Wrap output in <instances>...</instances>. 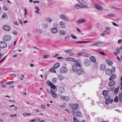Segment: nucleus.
<instances>
[{"instance_id": "nucleus-64", "label": "nucleus", "mask_w": 122, "mask_h": 122, "mask_svg": "<svg viewBox=\"0 0 122 122\" xmlns=\"http://www.w3.org/2000/svg\"><path fill=\"white\" fill-rule=\"evenodd\" d=\"M24 12L25 14H26L27 15L28 14L27 13V10L25 8L24 10Z\"/></svg>"}, {"instance_id": "nucleus-31", "label": "nucleus", "mask_w": 122, "mask_h": 122, "mask_svg": "<svg viewBox=\"0 0 122 122\" xmlns=\"http://www.w3.org/2000/svg\"><path fill=\"white\" fill-rule=\"evenodd\" d=\"M106 67V66L104 65H102L100 67V69L102 70H104L105 69Z\"/></svg>"}, {"instance_id": "nucleus-53", "label": "nucleus", "mask_w": 122, "mask_h": 122, "mask_svg": "<svg viewBox=\"0 0 122 122\" xmlns=\"http://www.w3.org/2000/svg\"><path fill=\"white\" fill-rule=\"evenodd\" d=\"M37 33H39L40 34H41L42 33V31L40 29H38L37 30Z\"/></svg>"}, {"instance_id": "nucleus-22", "label": "nucleus", "mask_w": 122, "mask_h": 122, "mask_svg": "<svg viewBox=\"0 0 122 122\" xmlns=\"http://www.w3.org/2000/svg\"><path fill=\"white\" fill-rule=\"evenodd\" d=\"M115 84V82L114 81H112L108 83V85L110 86H112L114 85Z\"/></svg>"}, {"instance_id": "nucleus-58", "label": "nucleus", "mask_w": 122, "mask_h": 122, "mask_svg": "<svg viewBox=\"0 0 122 122\" xmlns=\"http://www.w3.org/2000/svg\"><path fill=\"white\" fill-rule=\"evenodd\" d=\"M6 56H5L3 58L2 60L0 61V63L1 62L3 61L6 58Z\"/></svg>"}, {"instance_id": "nucleus-41", "label": "nucleus", "mask_w": 122, "mask_h": 122, "mask_svg": "<svg viewBox=\"0 0 122 122\" xmlns=\"http://www.w3.org/2000/svg\"><path fill=\"white\" fill-rule=\"evenodd\" d=\"M43 57L45 59H47L49 57V55H44L43 56Z\"/></svg>"}, {"instance_id": "nucleus-20", "label": "nucleus", "mask_w": 122, "mask_h": 122, "mask_svg": "<svg viewBox=\"0 0 122 122\" xmlns=\"http://www.w3.org/2000/svg\"><path fill=\"white\" fill-rule=\"evenodd\" d=\"M51 31L52 33H56L58 31V30L57 28H52L51 29Z\"/></svg>"}, {"instance_id": "nucleus-48", "label": "nucleus", "mask_w": 122, "mask_h": 122, "mask_svg": "<svg viewBox=\"0 0 122 122\" xmlns=\"http://www.w3.org/2000/svg\"><path fill=\"white\" fill-rule=\"evenodd\" d=\"M99 52L103 55H104V56H106L107 55L105 53H104L102 51H99Z\"/></svg>"}, {"instance_id": "nucleus-49", "label": "nucleus", "mask_w": 122, "mask_h": 122, "mask_svg": "<svg viewBox=\"0 0 122 122\" xmlns=\"http://www.w3.org/2000/svg\"><path fill=\"white\" fill-rule=\"evenodd\" d=\"M12 33L13 34L15 35H16L17 34V32L15 30H13L12 32Z\"/></svg>"}, {"instance_id": "nucleus-51", "label": "nucleus", "mask_w": 122, "mask_h": 122, "mask_svg": "<svg viewBox=\"0 0 122 122\" xmlns=\"http://www.w3.org/2000/svg\"><path fill=\"white\" fill-rule=\"evenodd\" d=\"M113 25L114 26L118 27V25L116 23L114 22H113L112 23Z\"/></svg>"}, {"instance_id": "nucleus-21", "label": "nucleus", "mask_w": 122, "mask_h": 122, "mask_svg": "<svg viewBox=\"0 0 122 122\" xmlns=\"http://www.w3.org/2000/svg\"><path fill=\"white\" fill-rule=\"evenodd\" d=\"M50 93L53 97L56 98L57 97V95L53 91H51Z\"/></svg>"}, {"instance_id": "nucleus-18", "label": "nucleus", "mask_w": 122, "mask_h": 122, "mask_svg": "<svg viewBox=\"0 0 122 122\" xmlns=\"http://www.w3.org/2000/svg\"><path fill=\"white\" fill-rule=\"evenodd\" d=\"M86 20L85 19H81L77 20L76 21V23L78 24L80 23H83L86 22Z\"/></svg>"}, {"instance_id": "nucleus-11", "label": "nucleus", "mask_w": 122, "mask_h": 122, "mask_svg": "<svg viewBox=\"0 0 122 122\" xmlns=\"http://www.w3.org/2000/svg\"><path fill=\"white\" fill-rule=\"evenodd\" d=\"M66 60L67 61H72L73 62H75V63L76 61H78V60H76L74 58H73L71 57H68L66 58Z\"/></svg>"}, {"instance_id": "nucleus-25", "label": "nucleus", "mask_w": 122, "mask_h": 122, "mask_svg": "<svg viewBox=\"0 0 122 122\" xmlns=\"http://www.w3.org/2000/svg\"><path fill=\"white\" fill-rule=\"evenodd\" d=\"M116 75L114 74H112L109 80L111 81L112 80L115 79L116 77Z\"/></svg>"}, {"instance_id": "nucleus-30", "label": "nucleus", "mask_w": 122, "mask_h": 122, "mask_svg": "<svg viewBox=\"0 0 122 122\" xmlns=\"http://www.w3.org/2000/svg\"><path fill=\"white\" fill-rule=\"evenodd\" d=\"M107 93L108 91L106 90H103L102 92V95L105 96L107 95Z\"/></svg>"}, {"instance_id": "nucleus-54", "label": "nucleus", "mask_w": 122, "mask_h": 122, "mask_svg": "<svg viewBox=\"0 0 122 122\" xmlns=\"http://www.w3.org/2000/svg\"><path fill=\"white\" fill-rule=\"evenodd\" d=\"M31 115V114L30 113H24L23 114V115L25 116H27L29 115Z\"/></svg>"}, {"instance_id": "nucleus-23", "label": "nucleus", "mask_w": 122, "mask_h": 122, "mask_svg": "<svg viewBox=\"0 0 122 122\" xmlns=\"http://www.w3.org/2000/svg\"><path fill=\"white\" fill-rule=\"evenodd\" d=\"M90 60L93 62H95L96 61V58L95 57L93 56H92L90 57Z\"/></svg>"}, {"instance_id": "nucleus-4", "label": "nucleus", "mask_w": 122, "mask_h": 122, "mask_svg": "<svg viewBox=\"0 0 122 122\" xmlns=\"http://www.w3.org/2000/svg\"><path fill=\"white\" fill-rule=\"evenodd\" d=\"M84 65L86 67H89L91 65V62L89 60L86 59L84 61Z\"/></svg>"}, {"instance_id": "nucleus-56", "label": "nucleus", "mask_w": 122, "mask_h": 122, "mask_svg": "<svg viewBox=\"0 0 122 122\" xmlns=\"http://www.w3.org/2000/svg\"><path fill=\"white\" fill-rule=\"evenodd\" d=\"M74 122H78L77 119L75 117H73Z\"/></svg>"}, {"instance_id": "nucleus-35", "label": "nucleus", "mask_w": 122, "mask_h": 122, "mask_svg": "<svg viewBox=\"0 0 122 122\" xmlns=\"http://www.w3.org/2000/svg\"><path fill=\"white\" fill-rule=\"evenodd\" d=\"M75 8L77 9H79L81 8V6L79 5H75Z\"/></svg>"}, {"instance_id": "nucleus-19", "label": "nucleus", "mask_w": 122, "mask_h": 122, "mask_svg": "<svg viewBox=\"0 0 122 122\" xmlns=\"http://www.w3.org/2000/svg\"><path fill=\"white\" fill-rule=\"evenodd\" d=\"M67 71V69L64 67H63L61 68L60 70L61 73H64L66 72Z\"/></svg>"}, {"instance_id": "nucleus-14", "label": "nucleus", "mask_w": 122, "mask_h": 122, "mask_svg": "<svg viewBox=\"0 0 122 122\" xmlns=\"http://www.w3.org/2000/svg\"><path fill=\"white\" fill-rule=\"evenodd\" d=\"M105 72L107 74L111 75L112 73V71L109 69H106L105 70Z\"/></svg>"}, {"instance_id": "nucleus-7", "label": "nucleus", "mask_w": 122, "mask_h": 122, "mask_svg": "<svg viewBox=\"0 0 122 122\" xmlns=\"http://www.w3.org/2000/svg\"><path fill=\"white\" fill-rule=\"evenodd\" d=\"M3 28L4 30L7 31H9L11 29L10 27L8 25H4L3 26Z\"/></svg>"}, {"instance_id": "nucleus-29", "label": "nucleus", "mask_w": 122, "mask_h": 122, "mask_svg": "<svg viewBox=\"0 0 122 122\" xmlns=\"http://www.w3.org/2000/svg\"><path fill=\"white\" fill-rule=\"evenodd\" d=\"M60 66V64L59 63H57L55 64L54 66V68L55 69H57Z\"/></svg>"}, {"instance_id": "nucleus-15", "label": "nucleus", "mask_w": 122, "mask_h": 122, "mask_svg": "<svg viewBox=\"0 0 122 122\" xmlns=\"http://www.w3.org/2000/svg\"><path fill=\"white\" fill-rule=\"evenodd\" d=\"M78 104H76L72 105L71 106V108L72 109L75 110L76 109L78 108Z\"/></svg>"}, {"instance_id": "nucleus-38", "label": "nucleus", "mask_w": 122, "mask_h": 122, "mask_svg": "<svg viewBox=\"0 0 122 122\" xmlns=\"http://www.w3.org/2000/svg\"><path fill=\"white\" fill-rule=\"evenodd\" d=\"M73 50V49H71L70 50L67 49L65 51V52L66 53H69L72 51Z\"/></svg>"}, {"instance_id": "nucleus-34", "label": "nucleus", "mask_w": 122, "mask_h": 122, "mask_svg": "<svg viewBox=\"0 0 122 122\" xmlns=\"http://www.w3.org/2000/svg\"><path fill=\"white\" fill-rule=\"evenodd\" d=\"M46 20L49 22H51L52 21V20L49 17H47L46 18Z\"/></svg>"}, {"instance_id": "nucleus-27", "label": "nucleus", "mask_w": 122, "mask_h": 122, "mask_svg": "<svg viewBox=\"0 0 122 122\" xmlns=\"http://www.w3.org/2000/svg\"><path fill=\"white\" fill-rule=\"evenodd\" d=\"M58 76L59 79L61 81L63 80L64 79V76L61 75H59Z\"/></svg>"}, {"instance_id": "nucleus-2", "label": "nucleus", "mask_w": 122, "mask_h": 122, "mask_svg": "<svg viewBox=\"0 0 122 122\" xmlns=\"http://www.w3.org/2000/svg\"><path fill=\"white\" fill-rule=\"evenodd\" d=\"M72 113L75 117H80L82 116V113L81 112L76 110H73L72 112Z\"/></svg>"}, {"instance_id": "nucleus-17", "label": "nucleus", "mask_w": 122, "mask_h": 122, "mask_svg": "<svg viewBox=\"0 0 122 122\" xmlns=\"http://www.w3.org/2000/svg\"><path fill=\"white\" fill-rule=\"evenodd\" d=\"M65 89L62 86L59 87V92L61 93H64L65 92Z\"/></svg>"}, {"instance_id": "nucleus-43", "label": "nucleus", "mask_w": 122, "mask_h": 122, "mask_svg": "<svg viewBox=\"0 0 122 122\" xmlns=\"http://www.w3.org/2000/svg\"><path fill=\"white\" fill-rule=\"evenodd\" d=\"M50 71L51 72H53L54 73H56V70L53 68H51L50 69Z\"/></svg>"}, {"instance_id": "nucleus-46", "label": "nucleus", "mask_w": 122, "mask_h": 122, "mask_svg": "<svg viewBox=\"0 0 122 122\" xmlns=\"http://www.w3.org/2000/svg\"><path fill=\"white\" fill-rule=\"evenodd\" d=\"M114 102H117L118 101V98L117 96L115 98L114 100Z\"/></svg>"}, {"instance_id": "nucleus-33", "label": "nucleus", "mask_w": 122, "mask_h": 122, "mask_svg": "<svg viewBox=\"0 0 122 122\" xmlns=\"http://www.w3.org/2000/svg\"><path fill=\"white\" fill-rule=\"evenodd\" d=\"M106 62L110 66H112V62L110 60H107Z\"/></svg>"}, {"instance_id": "nucleus-36", "label": "nucleus", "mask_w": 122, "mask_h": 122, "mask_svg": "<svg viewBox=\"0 0 122 122\" xmlns=\"http://www.w3.org/2000/svg\"><path fill=\"white\" fill-rule=\"evenodd\" d=\"M46 83L48 85L50 86H51L53 84V83L50 82L49 81H46Z\"/></svg>"}, {"instance_id": "nucleus-24", "label": "nucleus", "mask_w": 122, "mask_h": 122, "mask_svg": "<svg viewBox=\"0 0 122 122\" xmlns=\"http://www.w3.org/2000/svg\"><path fill=\"white\" fill-rule=\"evenodd\" d=\"M51 89H53V90L56 89L55 91H54V92H56L57 90V89L56 88V86L54 84H53L51 86Z\"/></svg>"}, {"instance_id": "nucleus-12", "label": "nucleus", "mask_w": 122, "mask_h": 122, "mask_svg": "<svg viewBox=\"0 0 122 122\" xmlns=\"http://www.w3.org/2000/svg\"><path fill=\"white\" fill-rule=\"evenodd\" d=\"M103 43L102 42H101L100 41H98L97 42H94L91 44V45L92 46H99L100 45L103 44Z\"/></svg>"}, {"instance_id": "nucleus-5", "label": "nucleus", "mask_w": 122, "mask_h": 122, "mask_svg": "<svg viewBox=\"0 0 122 122\" xmlns=\"http://www.w3.org/2000/svg\"><path fill=\"white\" fill-rule=\"evenodd\" d=\"M81 4V8H84L86 7V3L82 0H77Z\"/></svg>"}, {"instance_id": "nucleus-37", "label": "nucleus", "mask_w": 122, "mask_h": 122, "mask_svg": "<svg viewBox=\"0 0 122 122\" xmlns=\"http://www.w3.org/2000/svg\"><path fill=\"white\" fill-rule=\"evenodd\" d=\"M107 15L112 17H114L116 16L115 14H108Z\"/></svg>"}, {"instance_id": "nucleus-44", "label": "nucleus", "mask_w": 122, "mask_h": 122, "mask_svg": "<svg viewBox=\"0 0 122 122\" xmlns=\"http://www.w3.org/2000/svg\"><path fill=\"white\" fill-rule=\"evenodd\" d=\"M85 52H86L85 51H81L78 52L77 54V55H78L80 54H82Z\"/></svg>"}, {"instance_id": "nucleus-26", "label": "nucleus", "mask_w": 122, "mask_h": 122, "mask_svg": "<svg viewBox=\"0 0 122 122\" xmlns=\"http://www.w3.org/2000/svg\"><path fill=\"white\" fill-rule=\"evenodd\" d=\"M118 98L119 101L121 102H122V93H120L118 96Z\"/></svg>"}, {"instance_id": "nucleus-47", "label": "nucleus", "mask_w": 122, "mask_h": 122, "mask_svg": "<svg viewBox=\"0 0 122 122\" xmlns=\"http://www.w3.org/2000/svg\"><path fill=\"white\" fill-rule=\"evenodd\" d=\"M71 36L72 38L74 39H76L77 38L76 36H75L73 34H71Z\"/></svg>"}, {"instance_id": "nucleus-52", "label": "nucleus", "mask_w": 122, "mask_h": 122, "mask_svg": "<svg viewBox=\"0 0 122 122\" xmlns=\"http://www.w3.org/2000/svg\"><path fill=\"white\" fill-rule=\"evenodd\" d=\"M106 31L110 30H111V28L109 27H106Z\"/></svg>"}, {"instance_id": "nucleus-39", "label": "nucleus", "mask_w": 122, "mask_h": 122, "mask_svg": "<svg viewBox=\"0 0 122 122\" xmlns=\"http://www.w3.org/2000/svg\"><path fill=\"white\" fill-rule=\"evenodd\" d=\"M83 56L84 57H90V54H84Z\"/></svg>"}, {"instance_id": "nucleus-62", "label": "nucleus", "mask_w": 122, "mask_h": 122, "mask_svg": "<svg viewBox=\"0 0 122 122\" xmlns=\"http://www.w3.org/2000/svg\"><path fill=\"white\" fill-rule=\"evenodd\" d=\"M122 42V40L120 39L118 40L117 42V43L119 44L121 43Z\"/></svg>"}, {"instance_id": "nucleus-32", "label": "nucleus", "mask_w": 122, "mask_h": 122, "mask_svg": "<svg viewBox=\"0 0 122 122\" xmlns=\"http://www.w3.org/2000/svg\"><path fill=\"white\" fill-rule=\"evenodd\" d=\"M60 34L61 35H64L65 34L66 31L63 30H60Z\"/></svg>"}, {"instance_id": "nucleus-63", "label": "nucleus", "mask_w": 122, "mask_h": 122, "mask_svg": "<svg viewBox=\"0 0 122 122\" xmlns=\"http://www.w3.org/2000/svg\"><path fill=\"white\" fill-rule=\"evenodd\" d=\"M18 22L20 24H22V21L20 19L18 20Z\"/></svg>"}, {"instance_id": "nucleus-61", "label": "nucleus", "mask_w": 122, "mask_h": 122, "mask_svg": "<svg viewBox=\"0 0 122 122\" xmlns=\"http://www.w3.org/2000/svg\"><path fill=\"white\" fill-rule=\"evenodd\" d=\"M53 25L54 27H57L58 26V25L57 23H55Z\"/></svg>"}, {"instance_id": "nucleus-3", "label": "nucleus", "mask_w": 122, "mask_h": 122, "mask_svg": "<svg viewBox=\"0 0 122 122\" xmlns=\"http://www.w3.org/2000/svg\"><path fill=\"white\" fill-rule=\"evenodd\" d=\"M110 96L108 95H107L104 97V98L106 100L105 104L107 105L110 102V104H111L113 101V99H112L110 100Z\"/></svg>"}, {"instance_id": "nucleus-13", "label": "nucleus", "mask_w": 122, "mask_h": 122, "mask_svg": "<svg viewBox=\"0 0 122 122\" xmlns=\"http://www.w3.org/2000/svg\"><path fill=\"white\" fill-rule=\"evenodd\" d=\"M94 6L97 9L99 10H102L103 9V8L102 7L99 5L97 4H95L94 5Z\"/></svg>"}, {"instance_id": "nucleus-57", "label": "nucleus", "mask_w": 122, "mask_h": 122, "mask_svg": "<svg viewBox=\"0 0 122 122\" xmlns=\"http://www.w3.org/2000/svg\"><path fill=\"white\" fill-rule=\"evenodd\" d=\"M6 16V14L5 13H4L3 14L2 16V17L3 18H5Z\"/></svg>"}, {"instance_id": "nucleus-1", "label": "nucleus", "mask_w": 122, "mask_h": 122, "mask_svg": "<svg viewBox=\"0 0 122 122\" xmlns=\"http://www.w3.org/2000/svg\"><path fill=\"white\" fill-rule=\"evenodd\" d=\"M82 65L78 61H76L75 64L72 66V69L74 72L76 74L80 75L85 73L84 70L82 68H81Z\"/></svg>"}, {"instance_id": "nucleus-40", "label": "nucleus", "mask_w": 122, "mask_h": 122, "mask_svg": "<svg viewBox=\"0 0 122 122\" xmlns=\"http://www.w3.org/2000/svg\"><path fill=\"white\" fill-rule=\"evenodd\" d=\"M36 9L37 10H36L35 11V12L36 13H39V11L40 10V9L37 6H36Z\"/></svg>"}, {"instance_id": "nucleus-9", "label": "nucleus", "mask_w": 122, "mask_h": 122, "mask_svg": "<svg viewBox=\"0 0 122 122\" xmlns=\"http://www.w3.org/2000/svg\"><path fill=\"white\" fill-rule=\"evenodd\" d=\"M7 46L6 43L5 42L1 41L0 42V47L1 48H5Z\"/></svg>"}, {"instance_id": "nucleus-6", "label": "nucleus", "mask_w": 122, "mask_h": 122, "mask_svg": "<svg viewBox=\"0 0 122 122\" xmlns=\"http://www.w3.org/2000/svg\"><path fill=\"white\" fill-rule=\"evenodd\" d=\"M60 18L64 21L69 20V19L67 16L64 15H62L60 16Z\"/></svg>"}, {"instance_id": "nucleus-60", "label": "nucleus", "mask_w": 122, "mask_h": 122, "mask_svg": "<svg viewBox=\"0 0 122 122\" xmlns=\"http://www.w3.org/2000/svg\"><path fill=\"white\" fill-rule=\"evenodd\" d=\"M41 107L43 109H45L46 108V106L44 105H42L41 106Z\"/></svg>"}, {"instance_id": "nucleus-50", "label": "nucleus", "mask_w": 122, "mask_h": 122, "mask_svg": "<svg viewBox=\"0 0 122 122\" xmlns=\"http://www.w3.org/2000/svg\"><path fill=\"white\" fill-rule=\"evenodd\" d=\"M35 119V122H38L40 120V119L39 117L36 118Z\"/></svg>"}, {"instance_id": "nucleus-59", "label": "nucleus", "mask_w": 122, "mask_h": 122, "mask_svg": "<svg viewBox=\"0 0 122 122\" xmlns=\"http://www.w3.org/2000/svg\"><path fill=\"white\" fill-rule=\"evenodd\" d=\"M13 82H14V81H13L8 82H6V84H10L12 83Z\"/></svg>"}, {"instance_id": "nucleus-55", "label": "nucleus", "mask_w": 122, "mask_h": 122, "mask_svg": "<svg viewBox=\"0 0 122 122\" xmlns=\"http://www.w3.org/2000/svg\"><path fill=\"white\" fill-rule=\"evenodd\" d=\"M115 67H113L112 68V72H114L115 71Z\"/></svg>"}, {"instance_id": "nucleus-28", "label": "nucleus", "mask_w": 122, "mask_h": 122, "mask_svg": "<svg viewBox=\"0 0 122 122\" xmlns=\"http://www.w3.org/2000/svg\"><path fill=\"white\" fill-rule=\"evenodd\" d=\"M58 79L56 77H54L53 78L52 81L54 83H56L58 81Z\"/></svg>"}, {"instance_id": "nucleus-45", "label": "nucleus", "mask_w": 122, "mask_h": 122, "mask_svg": "<svg viewBox=\"0 0 122 122\" xmlns=\"http://www.w3.org/2000/svg\"><path fill=\"white\" fill-rule=\"evenodd\" d=\"M119 88H116L114 91V92L115 94H117L118 92Z\"/></svg>"}, {"instance_id": "nucleus-10", "label": "nucleus", "mask_w": 122, "mask_h": 122, "mask_svg": "<svg viewBox=\"0 0 122 122\" xmlns=\"http://www.w3.org/2000/svg\"><path fill=\"white\" fill-rule=\"evenodd\" d=\"M60 98L61 99L62 101H68L69 100V98L68 97H65L64 96L61 95Z\"/></svg>"}, {"instance_id": "nucleus-42", "label": "nucleus", "mask_w": 122, "mask_h": 122, "mask_svg": "<svg viewBox=\"0 0 122 122\" xmlns=\"http://www.w3.org/2000/svg\"><path fill=\"white\" fill-rule=\"evenodd\" d=\"M70 36H68L65 37V40L66 41H67L70 39Z\"/></svg>"}, {"instance_id": "nucleus-16", "label": "nucleus", "mask_w": 122, "mask_h": 122, "mask_svg": "<svg viewBox=\"0 0 122 122\" xmlns=\"http://www.w3.org/2000/svg\"><path fill=\"white\" fill-rule=\"evenodd\" d=\"M60 25L61 27L62 28H65L66 26V23L63 21H61L60 23Z\"/></svg>"}, {"instance_id": "nucleus-8", "label": "nucleus", "mask_w": 122, "mask_h": 122, "mask_svg": "<svg viewBox=\"0 0 122 122\" xmlns=\"http://www.w3.org/2000/svg\"><path fill=\"white\" fill-rule=\"evenodd\" d=\"M11 38L10 36L7 35L3 37V40L5 41H7L10 40Z\"/></svg>"}]
</instances>
